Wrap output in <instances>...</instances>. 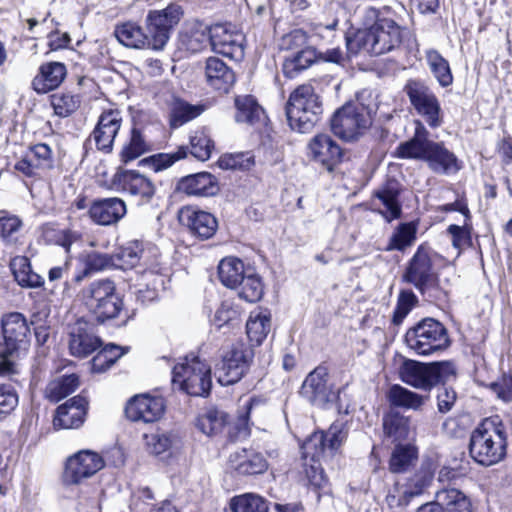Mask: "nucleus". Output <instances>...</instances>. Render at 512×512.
<instances>
[{"instance_id":"nucleus-43","label":"nucleus","mask_w":512,"mask_h":512,"mask_svg":"<svg viewBox=\"0 0 512 512\" xmlns=\"http://www.w3.org/2000/svg\"><path fill=\"white\" fill-rule=\"evenodd\" d=\"M151 150V144L146 140L142 131L138 128L131 130L128 142L120 152L123 163H129Z\"/></svg>"},{"instance_id":"nucleus-38","label":"nucleus","mask_w":512,"mask_h":512,"mask_svg":"<svg viewBox=\"0 0 512 512\" xmlns=\"http://www.w3.org/2000/svg\"><path fill=\"white\" fill-rule=\"evenodd\" d=\"M115 36L118 41L126 47L152 49L148 32L144 33L142 28L136 23L126 22L117 26Z\"/></svg>"},{"instance_id":"nucleus-25","label":"nucleus","mask_w":512,"mask_h":512,"mask_svg":"<svg viewBox=\"0 0 512 512\" xmlns=\"http://www.w3.org/2000/svg\"><path fill=\"white\" fill-rule=\"evenodd\" d=\"M86 411V399L81 396H75L56 409V415L53 420L54 427L77 429L84 423Z\"/></svg>"},{"instance_id":"nucleus-10","label":"nucleus","mask_w":512,"mask_h":512,"mask_svg":"<svg viewBox=\"0 0 512 512\" xmlns=\"http://www.w3.org/2000/svg\"><path fill=\"white\" fill-rule=\"evenodd\" d=\"M374 105H368V110L347 103L335 111L330 124L332 132L345 141H354L365 134L372 124Z\"/></svg>"},{"instance_id":"nucleus-56","label":"nucleus","mask_w":512,"mask_h":512,"mask_svg":"<svg viewBox=\"0 0 512 512\" xmlns=\"http://www.w3.org/2000/svg\"><path fill=\"white\" fill-rule=\"evenodd\" d=\"M50 102L59 117H68L80 106V98L70 93H55L51 95Z\"/></svg>"},{"instance_id":"nucleus-42","label":"nucleus","mask_w":512,"mask_h":512,"mask_svg":"<svg viewBox=\"0 0 512 512\" xmlns=\"http://www.w3.org/2000/svg\"><path fill=\"white\" fill-rule=\"evenodd\" d=\"M11 270L15 280L22 287H39L42 278L31 269L30 260L25 256H16L11 260Z\"/></svg>"},{"instance_id":"nucleus-49","label":"nucleus","mask_w":512,"mask_h":512,"mask_svg":"<svg viewBox=\"0 0 512 512\" xmlns=\"http://www.w3.org/2000/svg\"><path fill=\"white\" fill-rule=\"evenodd\" d=\"M416 233L417 226L414 223L400 224L391 235L386 250L404 251L407 247L413 245L416 240Z\"/></svg>"},{"instance_id":"nucleus-8","label":"nucleus","mask_w":512,"mask_h":512,"mask_svg":"<svg viewBox=\"0 0 512 512\" xmlns=\"http://www.w3.org/2000/svg\"><path fill=\"white\" fill-rule=\"evenodd\" d=\"M2 341H0V374L14 372V363L6 358L25 349L29 342L30 327L23 314L11 312L1 319Z\"/></svg>"},{"instance_id":"nucleus-26","label":"nucleus","mask_w":512,"mask_h":512,"mask_svg":"<svg viewBox=\"0 0 512 512\" xmlns=\"http://www.w3.org/2000/svg\"><path fill=\"white\" fill-rule=\"evenodd\" d=\"M211 40V27L203 22L193 20L184 24L179 34V46L191 53L205 49Z\"/></svg>"},{"instance_id":"nucleus-53","label":"nucleus","mask_w":512,"mask_h":512,"mask_svg":"<svg viewBox=\"0 0 512 512\" xmlns=\"http://www.w3.org/2000/svg\"><path fill=\"white\" fill-rule=\"evenodd\" d=\"M383 429L394 441L406 439L409 434V419L399 413H390L383 419Z\"/></svg>"},{"instance_id":"nucleus-4","label":"nucleus","mask_w":512,"mask_h":512,"mask_svg":"<svg viewBox=\"0 0 512 512\" xmlns=\"http://www.w3.org/2000/svg\"><path fill=\"white\" fill-rule=\"evenodd\" d=\"M77 301L99 322L116 318L123 308L116 285L108 278L94 280L83 287L77 294Z\"/></svg>"},{"instance_id":"nucleus-34","label":"nucleus","mask_w":512,"mask_h":512,"mask_svg":"<svg viewBox=\"0 0 512 512\" xmlns=\"http://www.w3.org/2000/svg\"><path fill=\"white\" fill-rule=\"evenodd\" d=\"M218 190L216 178L208 172L188 175L177 184V191L189 196H213Z\"/></svg>"},{"instance_id":"nucleus-58","label":"nucleus","mask_w":512,"mask_h":512,"mask_svg":"<svg viewBox=\"0 0 512 512\" xmlns=\"http://www.w3.org/2000/svg\"><path fill=\"white\" fill-rule=\"evenodd\" d=\"M431 477L426 474H416L401 487L398 504L407 503L411 498L420 495L429 485Z\"/></svg>"},{"instance_id":"nucleus-17","label":"nucleus","mask_w":512,"mask_h":512,"mask_svg":"<svg viewBox=\"0 0 512 512\" xmlns=\"http://www.w3.org/2000/svg\"><path fill=\"white\" fill-rule=\"evenodd\" d=\"M243 41V34L231 24H216L211 27L210 45L217 53L230 58H241Z\"/></svg>"},{"instance_id":"nucleus-48","label":"nucleus","mask_w":512,"mask_h":512,"mask_svg":"<svg viewBox=\"0 0 512 512\" xmlns=\"http://www.w3.org/2000/svg\"><path fill=\"white\" fill-rule=\"evenodd\" d=\"M227 424V414L217 409H210L199 415L196 421L197 428L207 436H214L222 432Z\"/></svg>"},{"instance_id":"nucleus-32","label":"nucleus","mask_w":512,"mask_h":512,"mask_svg":"<svg viewBox=\"0 0 512 512\" xmlns=\"http://www.w3.org/2000/svg\"><path fill=\"white\" fill-rule=\"evenodd\" d=\"M66 74V66L61 62L43 63L32 80V87L38 94L48 93L61 85Z\"/></svg>"},{"instance_id":"nucleus-23","label":"nucleus","mask_w":512,"mask_h":512,"mask_svg":"<svg viewBox=\"0 0 512 512\" xmlns=\"http://www.w3.org/2000/svg\"><path fill=\"white\" fill-rule=\"evenodd\" d=\"M100 345V339L93 333L91 326L86 321L78 320L71 327L69 350L73 356L87 357L97 350Z\"/></svg>"},{"instance_id":"nucleus-28","label":"nucleus","mask_w":512,"mask_h":512,"mask_svg":"<svg viewBox=\"0 0 512 512\" xmlns=\"http://www.w3.org/2000/svg\"><path fill=\"white\" fill-rule=\"evenodd\" d=\"M414 124L415 132L413 137L397 147L396 155L403 159L425 161L433 141L429 139V132L421 121L416 120Z\"/></svg>"},{"instance_id":"nucleus-64","label":"nucleus","mask_w":512,"mask_h":512,"mask_svg":"<svg viewBox=\"0 0 512 512\" xmlns=\"http://www.w3.org/2000/svg\"><path fill=\"white\" fill-rule=\"evenodd\" d=\"M490 389L504 402L512 401V370L499 381L492 382Z\"/></svg>"},{"instance_id":"nucleus-13","label":"nucleus","mask_w":512,"mask_h":512,"mask_svg":"<svg viewBox=\"0 0 512 512\" xmlns=\"http://www.w3.org/2000/svg\"><path fill=\"white\" fill-rule=\"evenodd\" d=\"M404 90L413 108L430 127L437 128L442 125L443 115L440 102L426 84L410 80Z\"/></svg>"},{"instance_id":"nucleus-11","label":"nucleus","mask_w":512,"mask_h":512,"mask_svg":"<svg viewBox=\"0 0 512 512\" xmlns=\"http://www.w3.org/2000/svg\"><path fill=\"white\" fill-rule=\"evenodd\" d=\"M183 16L181 6L170 4L161 10H151L146 16V30L152 50H162L170 39L174 27Z\"/></svg>"},{"instance_id":"nucleus-31","label":"nucleus","mask_w":512,"mask_h":512,"mask_svg":"<svg viewBox=\"0 0 512 512\" xmlns=\"http://www.w3.org/2000/svg\"><path fill=\"white\" fill-rule=\"evenodd\" d=\"M181 219L185 221L191 233L200 239H209L217 231L218 222L209 212L186 207L181 211Z\"/></svg>"},{"instance_id":"nucleus-2","label":"nucleus","mask_w":512,"mask_h":512,"mask_svg":"<svg viewBox=\"0 0 512 512\" xmlns=\"http://www.w3.org/2000/svg\"><path fill=\"white\" fill-rule=\"evenodd\" d=\"M507 449V430L502 419L494 415L483 419L470 437L469 452L480 465L492 466L504 459Z\"/></svg>"},{"instance_id":"nucleus-19","label":"nucleus","mask_w":512,"mask_h":512,"mask_svg":"<svg viewBox=\"0 0 512 512\" xmlns=\"http://www.w3.org/2000/svg\"><path fill=\"white\" fill-rule=\"evenodd\" d=\"M301 394L313 405L323 406L335 398V393L328 383V370L324 366H318L305 378Z\"/></svg>"},{"instance_id":"nucleus-36","label":"nucleus","mask_w":512,"mask_h":512,"mask_svg":"<svg viewBox=\"0 0 512 512\" xmlns=\"http://www.w3.org/2000/svg\"><path fill=\"white\" fill-rule=\"evenodd\" d=\"M271 330V314L267 309L256 308L250 312L246 323V333L255 345H260Z\"/></svg>"},{"instance_id":"nucleus-51","label":"nucleus","mask_w":512,"mask_h":512,"mask_svg":"<svg viewBox=\"0 0 512 512\" xmlns=\"http://www.w3.org/2000/svg\"><path fill=\"white\" fill-rule=\"evenodd\" d=\"M417 459V450L412 445L396 446L392 452L389 468L393 473L406 471Z\"/></svg>"},{"instance_id":"nucleus-1","label":"nucleus","mask_w":512,"mask_h":512,"mask_svg":"<svg viewBox=\"0 0 512 512\" xmlns=\"http://www.w3.org/2000/svg\"><path fill=\"white\" fill-rule=\"evenodd\" d=\"M347 437L343 422H334L326 433H313L301 446L304 459V472L310 487L315 491L317 500L330 495V486L321 459L332 456Z\"/></svg>"},{"instance_id":"nucleus-57","label":"nucleus","mask_w":512,"mask_h":512,"mask_svg":"<svg viewBox=\"0 0 512 512\" xmlns=\"http://www.w3.org/2000/svg\"><path fill=\"white\" fill-rule=\"evenodd\" d=\"M218 165L226 170H249L255 165V157L251 152L225 154L219 158Z\"/></svg>"},{"instance_id":"nucleus-27","label":"nucleus","mask_w":512,"mask_h":512,"mask_svg":"<svg viewBox=\"0 0 512 512\" xmlns=\"http://www.w3.org/2000/svg\"><path fill=\"white\" fill-rule=\"evenodd\" d=\"M425 159L429 169L436 174L451 175L461 169V162L442 142L433 141Z\"/></svg>"},{"instance_id":"nucleus-39","label":"nucleus","mask_w":512,"mask_h":512,"mask_svg":"<svg viewBox=\"0 0 512 512\" xmlns=\"http://www.w3.org/2000/svg\"><path fill=\"white\" fill-rule=\"evenodd\" d=\"M387 397L391 405L415 411L420 410L429 399L428 396L418 394L399 384L390 387Z\"/></svg>"},{"instance_id":"nucleus-55","label":"nucleus","mask_w":512,"mask_h":512,"mask_svg":"<svg viewBox=\"0 0 512 512\" xmlns=\"http://www.w3.org/2000/svg\"><path fill=\"white\" fill-rule=\"evenodd\" d=\"M191 154L201 161L211 157L214 150V141L205 129L197 130L190 138Z\"/></svg>"},{"instance_id":"nucleus-33","label":"nucleus","mask_w":512,"mask_h":512,"mask_svg":"<svg viewBox=\"0 0 512 512\" xmlns=\"http://www.w3.org/2000/svg\"><path fill=\"white\" fill-rule=\"evenodd\" d=\"M228 465L241 475L261 474L268 468V462L261 453L248 449L231 453Z\"/></svg>"},{"instance_id":"nucleus-3","label":"nucleus","mask_w":512,"mask_h":512,"mask_svg":"<svg viewBox=\"0 0 512 512\" xmlns=\"http://www.w3.org/2000/svg\"><path fill=\"white\" fill-rule=\"evenodd\" d=\"M402 41L401 27L390 18H378L369 28L356 31L346 38L351 54L382 55L397 48Z\"/></svg>"},{"instance_id":"nucleus-30","label":"nucleus","mask_w":512,"mask_h":512,"mask_svg":"<svg viewBox=\"0 0 512 512\" xmlns=\"http://www.w3.org/2000/svg\"><path fill=\"white\" fill-rule=\"evenodd\" d=\"M126 214V205L120 198H105L94 201L89 208V216L99 225L117 223Z\"/></svg>"},{"instance_id":"nucleus-18","label":"nucleus","mask_w":512,"mask_h":512,"mask_svg":"<svg viewBox=\"0 0 512 512\" xmlns=\"http://www.w3.org/2000/svg\"><path fill=\"white\" fill-rule=\"evenodd\" d=\"M165 411V402L162 397L149 394L136 395L129 400L125 413L131 421L153 423L158 421Z\"/></svg>"},{"instance_id":"nucleus-21","label":"nucleus","mask_w":512,"mask_h":512,"mask_svg":"<svg viewBox=\"0 0 512 512\" xmlns=\"http://www.w3.org/2000/svg\"><path fill=\"white\" fill-rule=\"evenodd\" d=\"M122 124V117L118 110L104 111L90 135L98 150L109 153L112 150L116 135Z\"/></svg>"},{"instance_id":"nucleus-22","label":"nucleus","mask_w":512,"mask_h":512,"mask_svg":"<svg viewBox=\"0 0 512 512\" xmlns=\"http://www.w3.org/2000/svg\"><path fill=\"white\" fill-rule=\"evenodd\" d=\"M308 156L331 171L342 158V149L327 134L315 135L307 145Z\"/></svg>"},{"instance_id":"nucleus-46","label":"nucleus","mask_w":512,"mask_h":512,"mask_svg":"<svg viewBox=\"0 0 512 512\" xmlns=\"http://www.w3.org/2000/svg\"><path fill=\"white\" fill-rule=\"evenodd\" d=\"M316 62H318V52L312 47H307L287 58L283 70L288 77H294L298 72L307 69Z\"/></svg>"},{"instance_id":"nucleus-24","label":"nucleus","mask_w":512,"mask_h":512,"mask_svg":"<svg viewBox=\"0 0 512 512\" xmlns=\"http://www.w3.org/2000/svg\"><path fill=\"white\" fill-rule=\"evenodd\" d=\"M144 440L148 453L165 460L176 457L183 449L182 439L172 432L145 434Z\"/></svg>"},{"instance_id":"nucleus-45","label":"nucleus","mask_w":512,"mask_h":512,"mask_svg":"<svg viewBox=\"0 0 512 512\" xmlns=\"http://www.w3.org/2000/svg\"><path fill=\"white\" fill-rule=\"evenodd\" d=\"M235 107V120L238 123L254 124L260 120L263 114V109L250 95L237 96L235 98Z\"/></svg>"},{"instance_id":"nucleus-63","label":"nucleus","mask_w":512,"mask_h":512,"mask_svg":"<svg viewBox=\"0 0 512 512\" xmlns=\"http://www.w3.org/2000/svg\"><path fill=\"white\" fill-rule=\"evenodd\" d=\"M260 400L251 398L243 404L244 413L239 414L235 428L237 429L236 438H247L250 434V428L248 424L249 416L252 410L260 405Z\"/></svg>"},{"instance_id":"nucleus-7","label":"nucleus","mask_w":512,"mask_h":512,"mask_svg":"<svg viewBox=\"0 0 512 512\" xmlns=\"http://www.w3.org/2000/svg\"><path fill=\"white\" fill-rule=\"evenodd\" d=\"M172 384L191 396L208 395L211 381V367L198 356H186L172 370Z\"/></svg>"},{"instance_id":"nucleus-44","label":"nucleus","mask_w":512,"mask_h":512,"mask_svg":"<svg viewBox=\"0 0 512 512\" xmlns=\"http://www.w3.org/2000/svg\"><path fill=\"white\" fill-rule=\"evenodd\" d=\"M426 60L431 73L440 86L448 87L453 83L449 62L437 50H428L426 52Z\"/></svg>"},{"instance_id":"nucleus-62","label":"nucleus","mask_w":512,"mask_h":512,"mask_svg":"<svg viewBox=\"0 0 512 512\" xmlns=\"http://www.w3.org/2000/svg\"><path fill=\"white\" fill-rule=\"evenodd\" d=\"M38 169H51L53 157L51 148L45 143H38L30 148L27 153Z\"/></svg>"},{"instance_id":"nucleus-20","label":"nucleus","mask_w":512,"mask_h":512,"mask_svg":"<svg viewBox=\"0 0 512 512\" xmlns=\"http://www.w3.org/2000/svg\"><path fill=\"white\" fill-rule=\"evenodd\" d=\"M401 187L398 181L388 179L373 193L371 205L387 221L398 219L401 216V204L399 202Z\"/></svg>"},{"instance_id":"nucleus-61","label":"nucleus","mask_w":512,"mask_h":512,"mask_svg":"<svg viewBox=\"0 0 512 512\" xmlns=\"http://www.w3.org/2000/svg\"><path fill=\"white\" fill-rule=\"evenodd\" d=\"M186 153L183 148H180L175 153H159L143 159L141 162L149 165L155 172L167 169L172 166L176 161L184 158Z\"/></svg>"},{"instance_id":"nucleus-29","label":"nucleus","mask_w":512,"mask_h":512,"mask_svg":"<svg viewBox=\"0 0 512 512\" xmlns=\"http://www.w3.org/2000/svg\"><path fill=\"white\" fill-rule=\"evenodd\" d=\"M205 79L214 90L227 93L234 85V71L220 58L209 57L205 61Z\"/></svg>"},{"instance_id":"nucleus-37","label":"nucleus","mask_w":512,"mask_h":512,"mask_svg":"<svg viewBox=\"0 0 512 512\" xmlns=\"http://www.w3.org/2000/svg\"><path fill=\"white\" fill-rule=\"evenodd\" d=\"M83 268L73 277L75 283L82 282L91 274L114 268L113 256L105 253L90 252L80 257Z\"/></svg>"},{"instance_id":"nucleus-59","label":"nucleus","mask_w":512,"mask_h":512,"mask_svg":"<svg viewBox=\"0 0 512 512\" xmlns=\"http://www.w3.org/2000/svg\"><path fill=\"white\" fill-rule=\"evenodd\" d=\"M22 228V220L16 215L0 216V237L6 244H14Z\"/></svg>"},{"instance_id":"nucleus-16","label":"nucleus","mask_w":512,"mask_h":512,"mask_svg":"<svg viewBox=\"0 0 512 512\" xmlns=\"http://www.w3.org/2000/svg\"><path fill=\"white\" fill-rule=\"evenodd\" d=\"M111 187L115 191L139 197L143 202H149L155 194L153 182L136 170L118 169L112 177Z\"/></svg>"},{"instance_id":"nucleus-60","label":"nucleus","mask_w":512,"mask_h":512,"mask_svg":"<svg viewBox=\"0 0 512 512\" xmlns=\"http://www.w3.org/2000/svg\"><path fill=\"white\" fill-rule=\"evenodd\" d=\"M417 302L418 299L411 290L401 291L393 313L392 322L395 325H400Z\"/></svg>"},{"instance_id":"nucleus-12","label":"nucleus","mask_w":512,"mask_h":512,"mask_svg":"<svg viewBox=\"0 0 512 512\" xmlns=\"http://www.w3.org/2000/svg\"><path fill=\"white\" fill-rule=\"evenodd\" d=\"M253 359V351L241 342L231 345L216 367L218 382L223 386L237 383L248 370Z\"/></svg>"},{"instance_id":"nucleus-9","label":"nucleus","mask_w":512,"mask_h":512,"mask_svg":"<svg viewBox=\"0 0 512 512\" xmlns=\"http://www.w3.org/2000/svg\"><path fill=\"white\" fill-rule=\"evenodd\" d=\"M405 342L409 349L423 356L444 350L450 345L447 329L432 318H425L409 328Z\"/></svg>"},{"instance_id":"nucleus-14","label":"nucleus","mask_w":512,"mask_h":512,"mask_svg":"<svg viewBox=\"0 0 512 512\" xmlns=\"http://www.w3.org/2000/svg\"><path fill=\"white\" fill-rule=\"evenodd\" d=\"M105 466L100 454L92 450H80L66 459L63 482L77 485L91 478Z\"/></svg>"},{"instance_id":"nucleus-47","label":"nucleus","mask_w":512,"mask_h":512,"mask_svg":"<svg viewBox=\"0 0 512 512\" xmlns=\"http://www.w3.org/2000/svg\"><path fill=\"white\" fill-rule=\"evenodd\" d=\"M204 111V105H192L183 100H175L171 108L170 125L173 128H178L183 124L195 119Z\"/></svg>"},{"instance_id":"nucleus-15","label":"nucleus","mask_w":512,"mask_h":512,"mask_svg":"<svg viewBox=\"0 0 512 512\" xmlns=\"http://www.w3.org/2000/svg\"><path fill=\"white\" fill-rule=\"evenodd\" d=\"M431 255L429 247L420 245L402 276L404 282L413 285L422 294L436 283L437 277L433 270Z\"/></svg>"},{"instance_id":"nucleus-35","label":"nucleus","mask_w":512,"mask_h":512,"mask_svg":"<svg viewBox=\"0 0 512 512\" xmlns=\"http://www.w3.org/2000/svg\"><path fill=\"white\" fill-rule=\"evenodd\" d=\"M435 504L441 512H472L470 498L456 488H443L436 492Z\"/></svg>"},{"instance_id":"nucleus-54","label":"nucleus","mask_w":512,"mask_h":512,"mask_svg":"<svg viewBox=\"0 0 512 512\" xmlns=\"http://www.w3.org/2000/svg\"><path fill=\"white\" fill-rule=\"evenodd\" d=\"M238 286L239 297L250 303L259 301L264 294L261 278L255 274H245Z\"/></svg>"},{"instance_id":"nucleus-41","label":"nucleus","mask_w":512,"mask_h":512,"mask_svg":"<svg viewBox=\"0 0 512 512\" xmlns=\"http://www.w3.org/2000/svg\"><path fill=\"white\" fill-rule=\"evenodd\" d=\"M143 243L140 241H130L113 254L114 268L130 269L135 267L143 257Z\"/></svg>"},{"instance_id":"nucleus-6","label":"nucleus","mask_w":512,"mask_h":512,"mask_svg":"<svg viewBox=\"0 0 512 512\" xmlns=\"http://www.w3.org/2000/svg\"><path fill=\"white\" fill-rule=\"evenodd\" d=\"M398 374L405 384L430 392L437 384L455 377L456 369L454 364L449 361L422 363L406 359L399 367Z\"/></svg>"},{"instance_id":"nucleus-52","label":"nucleus","mask_w":512,"mask_h":512,"mask_svg":"<svg viewBox=\"0 0 512 512\" xmlns=\"http://www.w3.org/2000/svg\"><path fill=\"white\" fill-rule=\"evenodd\" d=\"M78 386V377L74 374L51 381L45 390L46 397L52 402H58L73 393Z\"/></svg>"},{"instance_id":"nucleus-50","label":"nucleus","mask_w":512,"mask_h":512,"mask_svg":"<svg viewBox=\"0 0 512 512\" xmlns=\"http://www.w3.org/2000/svg\"><path fill=\"white\" fill-rule=\"evenodd\" d=\"M232 512H268V503L261 496L253 493H245L234 496L230 500Z\"/></svg>"},{"instance_id":"nucleus-5","label":"nucleus","mask_w":512,"mask_h":512,"mask_svg":"<svg viewBox=\"0 0 512 512\" xmlns=\"http://www.w3.org/2000/svg\"><path fill=\"white\" fill-rule=\"evenodd\" d=\"M322 112V102L312 85H300L290 94L286 114L292 130L310 132L319 122Z\"/></svg>"},{"instance_id":"nucleus-40","label":"nucleus","mask_w":512,"mask_h":512,"mask_svg":"<svg viewBox=\"0 0 512 512\" xmlns=\"http://www.w3.org/2000/svg\"><path fill=\"white\" fill-rule=\"evenodd\" d=\"M218 275L224 286L237 288L245 275L244 263L236 257H226L218 265Z\"/></svg>"}]
</instances>
